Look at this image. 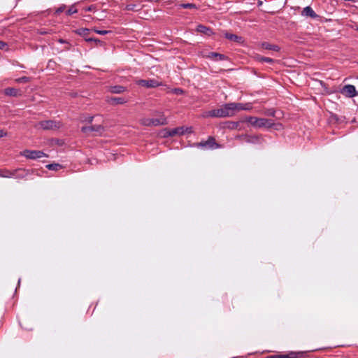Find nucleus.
Wrapping results in <instances>:
<instances>
[{
    "label": "nucleus",
    "mask_w": 358,
    "mask_h": 358,
    "mask_svg": "<svg viewBox=\"0 0 358 358\" xmlns=\"http://www.w3.org/2000/svg\"><path fill=\"white\" fill-rule=\"evenodd\" d=\"M21 155L30 159H36L47 156L43 151L30 150H24Z\"/></svg>",
    "instance_id": "6"
},
{
    "label": "nucleus",
    "mask_w": 358,
    "mask_h": 358,
    "mask_svg": "<svg viewBox=\"0 0 358 358\" xmlns=\"http://www.w3.org/2000/svg\"><path fill=\"white\" fill-rule=\"evenodd\" d=\"M93 30L94 32L100 35H105L110 32V31L108 30H99L97 29H94Z\"/></svg>",
    "instance_id": "30"
},
{
    "label": "nucleus",
    "mask_w": 358,
    "mask_h": 358,
    "mask_svg": "<svg viewBox=\"0 0 358 358\" xmlns=\"http://www.w3.org/2000/svg\"><path fill=\"white\" fill-rule=\"evenodd\" d=\"M357 94H358V92H357Z\"/></svg>",
    "instance_id": "46"
},
{
    "label": "nucleus",
    "mask_w": 358,
    "mask_h": 358,
    "mask_svg": "<svg viewBox=\"0 0 358 358\" xmlns=\"http://www.w3.org/2000/svg\"><path fill=\"white\" fill-rule=\"evenodd\" d=\"M183 132V128L182 127H178L173 129L171 130L167 131L166 134H164V136H174L178 134H182Z\"/></svg>",
    "instance_id": "17"
},
{
    "label": "nucleus",
    "mask_w": 358,
    "mask_h": 358,
    "mask_svg": "<svg viewBox=\"0 0 358 358\" xmlns=\"http://www.w3.org/2000/svg\"><path fill=\"white\" fill-rule=\"evenodd\" d=\"M257 60L260 62H267L269 64H273L275 62L274 59L270 57L259 56L257 57Z\"/></svg>",
    "instance_id": "26"
},
{
    "label": "nucleus",
    "mask_w": 358,
    "mask_h": 358,
    "mask_svg": "<svg viewBox=\"0 0 358 358\" xmlns=\"http://www.w3.org/2000/svg\"><path fill=\"white\" fill-rule=\"evenodd\" d=\"M61 127V123L55 120H43L37 123L35 126L36 129H41L43 130H55Z\"/></svg>",
    "instance_id": "5"
},
{
    "label": "nucleus",
    "mask_w": 358,
    "mask_h": 358,
    "mask_svg": "<svg viewBox=\"0 0 358 358\" xmlns=\"http://www.w3.org/2000/svg\"><path fill=\"white\" fill-rule=\"evenodd\" d=\"M104 127L101 124L92 125L89 127H83L81 131L84 134H89L90 132H96L101 134L104 131Z\"/></svg>",
    "instance_id": "9"
},
{
    "label": "nucleus",
    "mask_w": 358,
    "mask_h": 358,
    "mask_svg": "<svg viewBox=\"0 0 358 358\" xmlns=\"http://www.w3.org/2000/svg\"><path fill=\"white\" fill-rule=\"evenodd\" d=\"M66 8V6L65 5H62L60 6L55 11V13L56 14H59L61 13H62Z\"/></svg>",
    "instance_id": "32"
},
{
    "label": "nucleus",
    "mask_w": 358,
    "mask_h": 358,
    "mask_svg": "<svg viewBox=\"0 0 358 358\" xmlns=\"http://www.w3.org/2000/svg\"><path fill=\"white\" fill-rule=\"evenodd\" d=\"M173 92L177 95H180L184 93V91L181 88H175L173 90Z\"/></svg>",
    "instance_id": "31"
},
{
    "label": "nucleus",
    "mask_w": 358,
    "mask_h": 358,
    "mask_svg": "<svg viewBox=\"0 0 358 358\" xmlns=\"http://www.w3.org/2000/svg\"><path fill=\"white\" fill-rule=\"evenodd\" d=\"M46 167L49 170L57 171L59 168H61V165L59 164H48L46 166Z\"/></svg>",
    "instance_id": "27"
},
{
    "label": "nucleus",
    "mask_w": 358,
    "mask_h": 358,
    "mask_svg": "<svg viewBox=\"0 0 358 358\" xmlns=\"http://www.w3.org/2000/svg\"><path fill=\"white\" fill-rule=\"evenodd\" d=\"M242 122H249L252 126L257 128H271L274 125V123L271 120L266 118H258L253 116L247 117L244 120H242Z\"/></svg>",
    "instance_id": "2"
},
{
    "label": "nucleus",
    "mask_w": 358,
    "mask_h": 358,
    "mask_svg": "<svg viewBox=\"0 0 358 358\" xmlns=\"http://www.w3.org/2000/svg\"><path fill=\"white\" fill-rule=\"evenodd\" d=\"M138 84L147 88H154L161 85V83L155 79L140 80L138 81Z\"/></svg>",
    "instance_id": "11"
},
{
    "label": "nucleus",
    "mask_w": 358,
    "mask_h": 358,
    "mask_svg": "<svg viewBox=\"0 0 358 358\" xmlns=\"http://www.w3.org/2000/svg\"><path fill=\"white\" fill-rule=\"evenodd\" d=\"M0 177L2 178H12L13 177V169H0Z\"/></svg>",
    "instance_id": "22"
},
{
    "label": "nucleus",
    "mask_w": 358,
    "mask_h": 358,
    "mask_svg": "<svg viewBox=\"0 0 358 358\" xmlns=\"http://www.w3.org/2000/svg\"><path fill=\"white\" fill-rule=\"evenodd\" d=\"M302 15L306 17H310L311 18L315 19L318 17V15L315 13V12L313 10L310 6H306L303 8L302 11Z\"/></svg>",
    "instance_id": "15"
},
{
    "label": "nucleus",
    "mask_w": 358,
    "mask_h": 358,
    "mask_svg": "<svg viewBox=\"0 0 358 358\" xmlns=\"http://www.w3.org/2000/svg\"><path fill=\"white\" fill-rule=\"evenodd\" d=\"M25 329H27V330H31L32 329L31 328H29V329L25 328Z\"/></svg>",
    "instance_id": "45"
},
{
    "label": "nucleus",
    "mask_w": 358,
    "mask_h": 358,
    "mask_svg": "<svg viewBox=\"0 0 358 358\" xmlns=\"http://www.w3.org/2000/svg\"><path fill=\"white\" fill-rule=\"evenodd\" d=\"M178 8H185V9H196L197 6L194 3H180L177 5Z\"/></svg>",
    "instance_id": "23"
},
{
    "label": "nucleus",
    "mask_w": 358,
    "mask_h": 358,
    "mask_svg": "<svg viewBox=\"0 0 358 358\" xmlns=\"http://www.w3.org/2000/svg\"><path fill=\"white\" fill-rule=\"evenodd\" d=\"M206 57L209 59H213L215 61L227 59V57L226 55L220 54V53H217V52H209Z\"/></svg>",
    "instance_id": "14"
},
{
    "label": "nucleus",
    "mask_w": 358,
    "mask_h": 358,
    "mask_svg": "<svg viewBox=\"0 0 358 358\" xmlns=\"http://www.w3.org/2000/svg\"><path fill=\"white\" fill-rule=\"evenodd\" d=\"M196 31L198 32H200V33H202V34H204L207 36H210L213 34V31L209 27H207L204 25H202V24H199L196 27Z\"/></svg>",
    "instance_id": "16"
},
{
    "label": "nucleus",
    "mask_w": 358,
    "mask_h": 358,
    "mask_svg": "<svg viewBox=\"0 0 358 358\" xmlns=\"http://www.w3.org/2000/svg\"><path fill=\"white\" fill-rule=\"evenodd\" d=\"M241 137H243L244 140L246 143H261L262 141V136L261 135H255V136H249V135H245L241 136Z\"/></svg>",
    "instance_id": "12"
},
{
    "label": "nucleus",
    "mask_w": 358,
    "mask_h": 358,
    "mask_svg": "<svg viewBox=\"0 0 358 358\" xmlns=\"http://www.w3.org/2000/svg\"><path fill=\"white\" fill-rule=\"evenodd\" d=\"M94 120V116H88L86 117L84 120H83V122H87L88 123H92Z\"/></svg>",
    "instance_id": "34"
},
{
    "label": "nucleus",
    "mask_w": 358,
    "mask_h": 358,
    "mask_svg": "<svg viewBox=\"0 0 358 358\" xmlns=\"http://www.w3.org/2000/svg\"><path fill=\"white\" fill-rule=\"evenodd\" d=\"M29 80V78L26 76L21 77L17 80L19 83H27Z\"/></svg>",
    "instance_id": "33"
},
{
    "label": "nucleus",
    "mask_w": 358,
    "mask_h": 358,
    "mask_svg": "<svg viewBox=\"0 0 358 358\" xmlns=\"http://www.w3.org/2000/svg\"><path fill=\"white\" fill-rule=\"evenodd\" d=\"M7 46H8V45L6 43L0 41V49L1 50H6L7 48Z\"/></svg>",
    "instance_id": "35"
},
{
    "label": "nucleus",
    "mask_w": 358,
    "mask_h": 358,
    "mask_svg": "<svg viewBox=\"0 0 358 358\" xmlns=\"http://www.w3.org/2000/svg\"><path fill=\"white\" fill-rule=\"evenodd\" d=\"M225 308H227V310L228 311H230L231 310L230 304H229V301L228 299H227V301H226V304H225Z\"/></svg>",
    "instance_id": "37"
},
{
    "label": "nucleus",
    "mask_w": 358,
    "mask_h": 358,
    "mask_svg": "<svg viewBox=\"0 0 358 358\" xmlns=\"http://www.w3.org/2000/svg\"><path fill=\"white\" fill-rule=\"evenodd\" d=\"M59 42H60V43H64V41H63L62 39H60V40H59Z\"/></svg>",
    "instance_id": "44"
},
{
    "label": "nucleus",
    "mask_w": 358,
    "mask_h": 358,
    "mask_svg": "<svg viewBox=\"0 0 358 358\" xmlns=\"http://www.w3.org/2000/svg\"><path fill=\"white\" fill-rule=\"evenodd\" d=\"M94 42L96 45H98V44H101V45H102V44H103V42H102L101 41H100V40H99V39H98V38H94Z\"/></svg>",
    "instance_id": "39"
},
{
    "label": "nucleus",
    "mask_w": 358,
    "mask_h": 358,
    "mask_svg": "<svg viewBox=\"0 0 358 358\" xmlns=\"http://www.w3.org/2000/svg\"><path fill=\"white\" fill-rule=\"evenodd\" d=\"M94 10V6H92H92H88V7H86V8H85V11H92V10Z\"/></svg>",
    "instance_id": "38"
},
{
    "label": "nucleus",
    "mask_w": 358,
    "mask_h": 358,
    "mask_svg": "<svg viewBox=\"0 0 358 358\" xmlns=\"http://www.w3.org/2000/svg\"><path fill=\"white\" fill-rule=\"evenodd\" d=\"M33 171L22 168L13 169V177L16 179H24L32 174Z\"/></svg>",
    "instance_id": "7"
},
{
    "label": "nucleus",
    "mask_w": 358,
    "mask_h": 358,
    "mask_svg": "<svg viewBox=\"0 0 358 358\" xmlns=\"http://www.w3.org/2000/svg\"><path fill=\"white\" fill-rule=\"evenodd\" d=\"M341 93L347 97H354L357 94L356 88L352 85H345L341 90Z\"/></svg>",
    "instance_id": "10"
},
{
    "label": "nucleus",
    "mask_w": 358,
    "mask_h": 358,
    "mask_svg": "<svg viewBox=\"0 0 358 358\" xmlns=\"http://www.w3.org/2000/svg\"><path fill=\"white\" fill-rule=\"evenodd\" d=\"M194 146L203 150H215L220 148V145L217 143L212 136H209L207 141L194 143Z\"/></svg>",
    "instance_id": "4"
},
{
    "label": "nucleus",
    "mask_w": 358,
    "mask_h": 358,
    "mask_svg": "<svg viewBox=\"0 0 358 358\" xmlns=\"http://www.w3.org/2000/svg\"><path fill=\"white\" fill-rule=\"evenodd\" d=\"M262 47L266 50H273L276 52H278L280 50V48L278 45H272L267 42L263 43L262 44Z\"/></svg>",
    "instance_id": "20"
},
{
    "label": "nucleus",
    "mask_w": 358,
    "mask_h": 358,
    "mask_svg": "<svg viewBox=\"0 0 358 358\" xmlns=\"http://www.w3.org/2000/svg\"><path fill=\"white\" fill-rule=\"evenodd\" d=\"M305 353L303 352H293L291 351L287 355H275L268 356L266 358H304Z\"/></svg>",
    "instance_id": "8"
},
{
    "label": "nucleus",
    "mask_w": 358,
    "mask_h": 358,
    "mask_svg": "<svg viewBox=\"0 0 358 358\" xmlns=\"http://www.w3.org/2000/svg\"><path fill=\"white\" fill-rule=\"evenodd\" d=\"M4 94L7 96H17L20 94V90L14 87H8L4 90Z\"/></svg>",
    "instance_id": "18"
},
{
    "label": "nucleus",
    "mask_w": 358,
    "mask_h": 358,
    "mask_svg": "<svg viewBox=\"0 0 358 358\" xmlns=\"http://www.w3.org/2000/svg\"><path fill=\"white\" fill-rule=\"evenodd\" d=\"M140 123L146 127L160 126L166 124L167 120L166 118L162 115L159 118H142L140 120Z\"/></svg>",
    "instance_id": "3"
},
{
    "label": "nucleus",
    "mask_w": 358,
    "mask_h": 358,
    "mask_svg": "<svg viewBox=\"0 0 358 358\" xmlns=\"http://www.w3.org/2000/svg\"><path fill=\"white\" fill-rule=\"evenodd\" d=\"M140 5L134 4V3H130L127 4L125 6L124 10H132V11H138L141 9Z\"/></svg>",
    "instance_id": "25"
},
{
    "label": "nucleus",
    "mask_w": 358,
    "mask_h": 358,
    "mask_svg": "<svg viewBox=\"0 0 358 358\" xmlns=\"http://www.w3.org/2000/svg\"><path fill=\"white\" fill-rule=\"evenodd\" d=\"M239 126L238 122H229L228 123V128L231 129H237Z\"/></svg>",
    "instance_id": "28"
},
{
    "label": "nucleus",
    "mask_w": 358,
    "mask_h": 358,
    "mask_svg": "<svg viewBox=\"0 0 358 358\" xmlns=\"http://www.w3.org/2000/svg\"><path fill=\"white\" fill-rule=\"evenodd\" d=\"M112 104H124L127 102V100L122 97H111L108 100Z\"/></svg>",
    "instance_id": "19"
},
{
    "label": "nucleus",
    "mask_w": 358,
    "mask_h": 358,
    "mask_svg": "<svg viewBox=\"0 0 358 358\" xmlns=\"http://www.w3.org/2000/svg\"><path fill=\"white\" fill-rule=\"evenodd\" d=\"M38 33L41 35H45V34H50V31H46L43 29H41L38 30Z\"/></svg>",
    "instance_id": "36"
},
{
    "label": "nucleus",
    "mask_w": 358,
    "mask_h": 358,
    "mask_svg": "<svg viewBox=\"0 0 358 358\" xmlns=\"http://www.w3.org/2000/svg\"><path fill=\"white\" fill-rule=\"evenodd\" d=\"M270 115H272V116H274L275 115V112L273 111L272 113H269Z\"/></svg>",
    "instance_id": "43"
},
{
    "label": "nucleus",
    "mask_w": 358,
    "mask_h": 358,
    "mask_svg": "<svg viewBox=\"0 0 358 358\" xmlns=\"http://www.w3.org/2000/svg\"><path fill=\"white\" fill-rule=\"evenodd\" d=\"M249 109V107H245L241 103H229L224 104L220 108L210 110L209 116L215 117H231L234 115L235 111Z\"/></svg>",
    "instance_id": "1"
},
{
    "label": "nucleus",
    "mask_w": 358,
    "mask_h": 358,
    "mask_svg": "<svg viewBox=\"0 0 358 358\" xmlns=\"http://www.w3.org/2000/svg\"><path fill=\"white\" fill-rule=\"evenodd\" d=\"M6 136V132L4 131L3 130H0V138Z\"/></svg>",
    "instance_id": "40"
},
{
    "label": "nucleus",
    "mask_w": 358,
    "mask_h": 358,
    "mask_svg": "<svg viewBox=\"0 0 358 358\" xmlns=\"http://www.w3.org/2000/svg\"><path fill=\"white\" fill-rule=\"evenodd\" d=\"M224 36L226 38L231 41H234L238 43H243L244 42V39L243 38V37L234 34L225 32L224 33Z\"/></svg>",
    "instance_id": "13"
},
{
    "label": "nucleus",
    "mask_w": 358,
    "mask_h": 358,
    "mask_svg": "<svg viewBox=\"0 0 358 358\" xmlns=\"http://www.w3.org/2000/svg\"><path fill=\"white\" fill-rule=\"evenodd\" d=\"M257 3H258V6H262L263 4V1L259 0Z\"/></svg>",
    "instance_id": "42"
},
{
    "label": "nucleus",
    "mask_w": 358,
    "mask_h": 358,
    "mask_svg": "<svg viewBox=\"0 0 358 358\" xmlns=\"http://www.w3.org/2000/svg\"><path fill=\"white\" fill-rule=\"evenodd\" d=\"M75 4L72 5L66 12V14L67 15H71L74 13H78V10L76 8H73Z\"/></svg>",
    "instance_id": "29"
},
{
    "label": "nucleus",
    "mask_w": 358,
    "mask_h": 358,
    "mask_svg": "<svg viewBox=\"0 0 358 358\" xmlns=\"http://www.w3.org/2000/svg\"><path fill=\"white\" fill-rule=\"evenodd\" d=\"M90 30L87 28H80L76 30V33L81 36H83L85 38H87V36L89 34Z\"/></svg>",
    "instance_id": "24"
},
{
    "label": "nucleus",
    "mask_w": 358,
    "mask_h": 358,
    "mask_svg": "<svg viewBox=\"0 0 358 358\" xmlns=\"http://www.w3.org/2000/svg\"><path fill=\"white\" fill-rule=\"evenodd\" d=\"M85 40L87 41V42H94V38H85Z\"/></svg>",
    "instance_id": "41"
},
{
    "label": "nucleus",
    "mask_w": 358,
    "mask_h": 358,
    "mask_svg": "<svg viewBox=\"0 0 358 358\" xmlns=\"http://www.w3.org/2000/svg\"><path fill=\"white\" fill-rule=\"evenodd\" d=\"M126 90V88L122 85H115L110 87V91L114 94H121Z\"/></svg>",
    "instance_id": "21"
}]
</instances>
